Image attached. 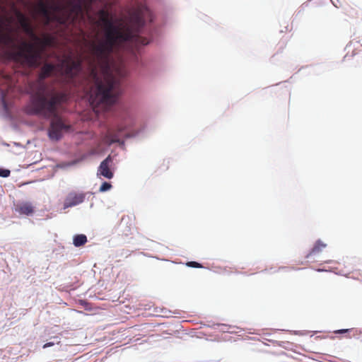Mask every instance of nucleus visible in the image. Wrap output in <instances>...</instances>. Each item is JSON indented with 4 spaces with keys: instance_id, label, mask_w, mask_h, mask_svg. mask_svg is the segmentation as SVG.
Masks as SVG:
<instances>
[{
    "instance_id": "1",
    "label": "nucleus",
    "mask_w": 362,
    "mask_h": 362,
    "mask_svg": "<svg viewBox=\"0 0 362 362\" xmlns=\"http://www.w3.org/2000/svg\"><path fill=\"white\" fill-rule=\"evenodd\" d=\"M100 17L105 26V39L90 41L87 45V54L73 59L69 56L57 66L45 63L40 69L39 78L30 86V112H42L45 116L54 112L57 103H64L67 94L49 86L44 80L58 69L64 81L74 87L81 88L89 97L93 109H107L116 103L119 95V80L109 73V62L114 48L129 37L127 32L113 25L105 10Z\"/></svg>"
},
{
    "instance_id": "2",
    "label": "nucleus",
    "mask_w": 362,
    "mask_h": 362,
    "mask_svg": "<svg viewBox=\"0 0 362 362\" xmlns=\"http://www.w3.org/2000/svg\"><path fill=\"white\" fill-rule=\"evenodd\" d=\"M93 1V0H69L67 3L68 9L64 11L62 15L60 16V17L64 18L66 21L64 23H59V25L67 26L71 23H74L79 17L83 16L84 10H86V14L91 21L98 25H100V23L103 25L104 38L100 39V40H104L105 39V26L103 22L101 21L99 13L100 11L104 10V8H102L98 11L97 14L99 18V21H95L94 18L89 16V11L91 8ZM105 11L107 12L109 18L112 22H113L112 18L110 17V12L106 9H105ZM112 23L114 25L119 27L122 30L127 32L129 34V37L127 40L121 42V44L119 45H117L114 48V50L115 49L119 48L126 42L135 43L136 45H146L149 43V40L146 37L140 36L137 33H134L129 26L123 25L122 24L115 25L114 23ZM95 41L98 42L99 40Z\"/></svg>"
},
{
    "instance_id": "3",
    "label": "nucleus",
    "mask_w": 362,
    "mask_h": 362,
    "mask_svg": "<svg viewBox=\"0 0 362 362\" xmlns=\"http://www.w3.org/2000/svg\"><path fill=\"white\" fill-rule=\"evenodd\" d=\"M55 38L49 34L43 35L42 37H36L34 42L22 41L20 50L12 52L13 57L23 62V67L35 68L40 66L42 54L47 47L54 46Z\"/></svg>"
},
{
    "instance_id": "4",
    "label": "nucleus",
    "mask_w": 362,
    "mask_h": 362,
    "mask_svg": "<svg viewBox=\"0 0 362 362\" xmlns=\"http://www.w3.org/2000/svg\"><path fill=\"white\" fill-rule=\"evenodd\" d=\"M62 103H57L55 106L54 112L49 116H45L42 112H30V104H28L25 107V111L27 114L31 115H40L45 119H52L50 125L48 129V136L51 140H59L64 132H66L70 129V125L66 124L62 118L58 115V108Z\"/></svg>"
},
{
    "instance_id": "5",
    "label": "nucleus",
    "mask_w": 362,
    "mask_h": 362,
    "mask_svg": "<svg viewBox=\"0 0 362 362\" xmlns=\"http://www.w3.org/2000/svg\"><path fill=\"white\" fill-rule=\"evenodd\" d=\"M2 25L3 23L0 21V28H1ZM0 44H2L8 48L6 52L8 58L23 66V62L17 60L13 57L12 55L13 52L20 50L21 49L22 41L20 44H17V37L13 34L12 29L11 28H8L7 30L5 32L0 30Z\"/></svg>"
},
{
    "instance_id": "6",
    "label": "nucleus",
    "mask_w": 362,
    "mask_h": 362,
    "mask_svg": "<svg viewBox=\"0 0 362 362\" xmlns=\"http://www.w3.org/2000/svg\"><path fill=\"white\" fill-rule=\"evenodd\" d=\"M130 20L132 25L139 32V30L144 25L146 21L150 22L153 21L151 11L145 4H139L132 13Z\"/></svg>"
},
{
    "instance_id": "7",
    "label": "nucleus",
    "mask_w": 362,
    "mask_h": 362,
    "mask_svg": "<svg viewBox=\"0 0 362 362\" xmlns=\"http://www.w3.org/2000/svg\"><path fill=\"white\" fill-rule=\"evenodd\" d=\"M37 11L44 17V25H49L52 22L59 23H65V19L61 18L59 15H52L50 13L49 5L44 0H39L36 5Z\"/></svg>"
},
{
    "instance_id": "8",
    "label": "nucleus",
    "mask_w": 362,
    "mask_h": 362,
    "mask_svg": "<svg viewBox=\"0 0 362 362\" xmlns=\"http://www.w3.org/2000/svg\"><path fill=\"white\" fill-rule=\"evenodd\" d=\"M113 158L109 155L103 160L97 170L98 177H103L107 179H112L114 177Z\"/></svg>"
},
{
    "instance_id": "9",
    "label": "nucleus",
    "mask_w": 362,
    "mask_h": 362,
    "mask_svg": "<svg viewBox=\"0 0 362 362\" xmlns=\"http://www.w3.org/2000/svg\"><path fill=\"white\" fill-rule=\"evenodd\" d=\"M84 199H85L84 194L71 192L67 195L66 198L65 199V201L64 203V209H67L69 207L76 206V205L83 202Z\"/></svg>"
},
{
    "instance_id": "10",
    "label": "nucleus",
    "mask_w": 362,
    "mask_h": 362,
    "mask_svg": "<svg viewBox=\"0 0 362 362\" xmlns=\"http://www.w3.org/2000/svg\"><path fill=\"white\" fill-rule=\"evenodd\" d=\"M124 130L122 127H118L116 131L110 129L105 134L103 141L107 145H111L114 143H120V134Z\"/></svg>"
},
{
    "instance_id": "11",
    "label": "nucleus",
    "mask_w": 362,
    "mask_h": 362,
    "mask_svg": "<svg viewBox=\"0 0 362 362\" xmlns=\"http://www.w3.org/2000/svg\"><path fill=\"white\" fill-rule=\"evenodd\" d=\"M16 211L21 215L30 216L35 211V208L30 202H22L16 206Z\"/></svg>"
},
{
    "instance_id": "12",
    "label": "nucleus",
    "mask_w": 362,
    "mask_h": 362,
    "mask_svg": "<svg viewBox=\"0 0 362 362\" xmlns=\"http://www.w3.org/2000/svg\"><path fill=\"white\" fill-rule=\"evenodd\" d=\"M326 244L323 243L320 240L316 241L314 247L312 248L310 252L305 256L307 259H311L312 257L317 255L320 253L324 248L326 247Z\"/></svg>"
},
{
    "instance_id": "13",
    "label": "nucleus",
    "mask_w": 362,
    "mask_h": 362,
    "mask_svg": "<svg viewBox=\"0 0 362 362\" xmlns=\"http://www.w3.org/2000/svg\"><path fill=\"white\" fill-rule=\"evenodd\" d=\"M16 18L22 29L30 25L31 23L28 18L21 11H16Z\"/></svg>"
},
{
    "instance_id": "14",
    "label": "nucleus",
    "mask_w": 362,
    "mask_h": 362,
    "mask_svg": "<svg viewBox=\"0 0 362 362\" xmlns=\"http://www.w3.org/2000/svg\"><path fill=\"white\" fill-rule=\"evenodd\" d=\"M87 242V237L83 234L76 235L74 238V245L76 247H80L85 245Z\"/></svg>"
},
{
    "instance_id": "15",
    "label": "nucleus",
    "mask_w": 362,
    "mask_h": 362,
    "mask_svg": "<svg viewBox=\"0 0 362 362\" xmlns=\"http://www.w3.org/2000/svg\"><path fill=\"white\" fill-rule=\"evenodd\" d=\"M354 332V329L351 328V329H337V330L334 331V334H345L344 337H346L347 339H350V338L353 337Z\"/></svg>"
},
{
    "instance_id": "16",
    "label": "nucleus",
    "mask_w": 362,
    "mask_h": 362,
    "mask_svg": "<svg viewBox=\"0 0 362 362\" xmlns=\"http://www.w3.org/2000/svg\"><path fill=\"white\" fill-rule=\"evenodd\" d=\"M23 30L24 31V33L28 35L33 41L35 40L36 37L37 36L35 33V30L32 26V25L30 24V25L25 27V28L23 29Z\"/></svg>"
},
{
    "instance_id": "17",
    "label": "nucleus",
    "mask_w": 362,
    "mask_h": 362,
    "mask_svg": "<svg viewBox=\"0 0 362 362\" xmlns=\"http://www.w3.org/2000/svg\"><path fill=\"white\" fill-rule=\"evenodd\" d=\"M111 188H112V185L110 183L107 182H104L101 185L99 191L100 192H104L110 190Z\"/></svg>"
},
{
    "instance_id": "18",
    "label": "nucleus",
    "mask_w": 362,
    "mask_h": 362,
    "mask_svg": "<svg viewBox=\"0 0 362 362\" xmlns=\"http://www.w3.org/2000/svg\"><path fill=\"white\" fill-rule=\"evenodd\" d=\"M186 265L189 267H194V268H202V265L197 262H188L186 263Z\"/></svg>"
},
{
    "instance_id": "19",
    "label": "nucleus",
    "mask_w": 362,
    "mask_h": 362,
    "mask_svg": "<svg viewBox=\"0 0 362 362\" xmlns=\"http://www.w3.org/2000/svg\"><path fill=\"white\" fill-rule=\"evenodd\" d=\"M10 173L9 170L0 168V177H7L10 175Z\"/></svg>"
},
{
    "instance_id": "20",
    "label": "nucleus",
    "mask_w": 362,
    "mask_h": 362,
    "mask_svg": "<svg viewBox=\"0 0 362 362\" xmlns=\"http://www.w3.org/2000/svg\"><path fill=\"white\" fill-rule=\"evenodd\" d=\"M54 345V342H48L43 345V349H46L47 347L52 346Z\"/></svg>"
}]
</instances>
